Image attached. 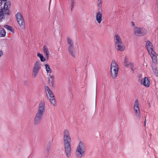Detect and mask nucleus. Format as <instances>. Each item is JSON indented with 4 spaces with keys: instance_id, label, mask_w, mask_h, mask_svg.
Instances as JSON below:
<instances>
[{
    "instance_id": "nucleus-4",
    "label": "nucleus",
    "mask_w": 158,
    "mask_h": 158,
    "mask_svg": "<svg viewBox=\"0 0 158 158\" xmlns=\"http://www.w3.org/2000/svg\"><path fill=\"white\" fill-rule=\"evenodd\" d=\"M110 75L113 79H114L117 77L119 70L118 65L114 60H113L110 64Z\"/></svg>"
},
{
    "instance_id": "nucleus-11",
    "label": "nucleus",
    "mask_w": 158,
    "mask_h": 158,
    "mask_svg": "<svg viewBox=\"0 0 158 158\" xmlns=\"http://www.w3.org/2000/svg\"><path fill=\"white\" fill-rule=\"evenodd\" d=\"M47 75L48 76V83L51 87H54V77L53 75L51 73L47 74Z\"/></svg>"
},
{
    "instance_id": "nucleus-5",
    "label": "nucleus",
    "mask_w": 158,
    "mask_h": 158,
    "mask_svg": "<svg viewBox=\"0 0 158 158\" xmlns=\"http://www.w3.org/2000/svg\"><path fill=\"white\" fill-rule=\"evenodd\" d=\"M44 89L46 95L48 98L49 99L51 103L53 106H56V102L54 98L53 94L48 86H45Z\"/></svg>"
},
{
    "instance_id": "nucleus-35",
    "label": "nucleus",
    "mask_w": 158,
    "mask_h": 158,
    "mask_svg": "<svg viewBox=\"0 0 158 158\" xmlns=\"http://www.w3.org/2000/svg\"><path fill=\"white\" fill-rule=\"evenodd\" d=\"M2 0H0V5H1L2 4Z\"/></svg>"
},
{
    "instance_id": "nucleus-31",
    "label": "nucleus",
    "mask_w": 158,
    "mask_h": 158,
    "mask_svg": "<svg viewBox=\"0 0 158 158\" xmlns=\"http://www.w3.org/2000/svg\"><path fill=\"white\" fill-rule=\"evenodd\" d=\"M153 71L155 73V75L156 76H158V71L156 69V68L153 69Z\"/></svg>"
},
{
    "instance_id": "nucleus-24",
    "label": "nucleus",
    "mask_w": 158,
    "mask_h": 158,
    "mask_svg": "<svg viewBox=\"0 0 158 158\" xmlns=\"http://www.w3.org/2000/svg\"><path fill=\"white\" fill-rule=\"evenodd\" d=\"M37 56L40 58V60L42 62H44L45 61L46 59L44 57L42 54L39 53H38L37 54Z\"/></svg>"
},
{
    "instance_id": "nucleus-21",
    "label": "nucleus",
    "mask_w": 158,
    "mask_h": 158,
    "mask_svg": "<svg viewBox=\"0 0 158 158\" xmlns=\"http://www.w3.org/2000/svg\"><path fill=\"white\" fill-rule=\"evenodd\" d=\"M103 0H97V6L98 7V10H102V3Z\"/></svg>"
},
{
    "instance_id": "nucleus-32",
    "label": "nucleus",
    "mask_w": 158,
    "mask_h": 158,
    "mask_svg": "<svg viewBox=\"0 0 158 158\" xmlns=\"http://www.w3.org/2000/svg\"><path fill=\"white\" fill-rule=\"evenodd\" d=\"M3 55V52L1 50H0V57H1Z\"/></svg>"
},
{
    "instance_id": "nucleus-10",
    "label": "nucleus",
    "mask_w": 158,
    "mask_h": 158,
    "mask_svg": "<svg viewBox=\"0 0 158 158\" xmlns=\"http://www.w3.org/2000/svg\"><path fill=\"white\" fill-rule=\"evenodd\" d=\"M103 10H98L95 14V19L98 24H100L102 21Z\"/></svg>"
},
{
    "instance_id": "nucleus-25",
    "label": "nucleus",
    "mask_w": 158,
    "mask_h": 158,
    "mask_svg": "<svg viewBox=\"0 0 158 158\" xmlns=\"http://www.w3.org/2000/svg\"><path fill=\"white\" fill-rule=\"evenodd\" d=\"M52 145V143L51 142H49L48 143V145L47 146V150L48 151V152L49 151L50 148L51 147Z\"/></svg>"
},
{
    "instance_id": "nucleus-34",
    "label": "nucleus",
    "mask_w": 158,
    "mask_h": 158,
    "mask_svg": "<svg viewBox=\"0 0 158 158\" xmlns=\"http://www.w3.org/2000/svg\"><path fill=\"white\" fill-rule=\"evenodd\" d=\"M146 119H145V121H144V125L145 126H146Z\"/></svg>"
},
{
    "instance_id": "nucleus-15",
    "label": "nucleus",
    "mask_w": 158,
    "mask_h": 158,
    "mask_svg": "<svg viewBox=\"0 0 158 158\" xmlns=\"http://www.w3.org/2000/svg\"><path fill=\"white\" fill-rule=\"evenodd\" d=\"M10 6V3L9 2H7L4 4V6L3 9H4L3 12L6 14H8L9 12V9Z\"/></svg>"
},
{
    "instance_id": "nucleus-12",
    "label": "nucleus",
    "mask_w": 158,
    "mask_h": 158,
    "mask_svg": "<svg viewBox=\"0 0 158 158\" xmlns=\"http://www.w3.org/2000/svg\"><path fill=\"white\" fill-rule=\"evenodd\" d=\"M68 51L70 54L73 57L75 58L77 54V52L75 50L74 46L68 47Z\"/></svg>"
},
{
    "instance_id": "nucleus-7",
    "label": "nucleus",
    "mask_w": 158,
    "mask_h": 158,
    "mask_svg": "<svg viewBox=\"0 0 158 158\" xmlns=\"http://www.w3.org/2000/svg\"><path fill=\"white\" fill-rule=\"evenodd\" d=\"M147 33V30L144 28L137 27L134 28V33L136 36H142L146 34Z\"/></svg>"
},
{
    "instance_id": "nucleus-18",
    "label": "nucleus",
    "mask_w": 158,
    "mask_h": 158,
    "mask_svg": "<svg viewBox=\"0 0 158 158\" xmlns=\"http://www.w3.org/2000/svg\"><path fill=\"white\" fill-rule=\"evenodd\" d=\"M150 54L152 60V61L153 63H156L157 61V58L156 56V54L155 53L154 51H153L150 53H149Z\"/></svg>"
},
{
    "instance_id": "nucleus-23",
    "label": "nucleus",
    "mask_w": 158,
    "mask_h": 158,
    "mask_svg": "<svg viewBox=\"0 0 158 158\" xmlns=\"http://www.w3.org/2000/svg\"><path fill=\"white\" fill-rule=\"evenodd\" d=\"M6 35L5 30L2 28L0 27V37H5Z\"/></svg>"
},
{
    "instance_id": "nucleus-3",
    "label": "nucleus",
    "mask_w": 158,
    "mask_h": 158,
    "mask_svg": "<svg viewBox=\"0 0 158 158\" xmlns=\"http://www.w3.org/2000/svg\"><path fill=\"white\" fill-rule=\"evenodd\" d=\"M86 147L84 142L80 141L77 144L75 150V155L77 158H81L85 155Z\"/></svg>"
},
{
    "instance_id": "nucleus-33",
    "label": "nucleus",
    "mask_w": 158,
    "mask_h": 158,
    "mask_svg": "<svg viewBox=\"0 0 158 158\" xmlns=\"http://www.w3.org/2000/svg\"><path fill=\"white\" fill-rule=\"evenodd\" d=\"M131 26L132 27H133L135 26V23L134 22H131Z\"/></svg>"
},
{
    "instance_id": "nucleus-9",
    "label": "nucleus",
    "mask_w": 158,
    "mask_h": 158,
    "mask_svg": "<svg viewBox=\"0 0 158 158\" xmlns=\"http://www.w3.org/2000/svg\"><path fill=\"white\" fill-rule=\"evenodd\" d=\"M16 17L17 21L20 27L22 28H24V23L23 17L20 12H18L16 15Z\"/></svg>"
},
{
    "instance_id": "nucleus-27",
    "label": "nucleus",
    "mask_w": 158,
    "mask_h": 158,
    "mask_svg": "<svg viewBox=\"0 0 158 158\" xmlns=\"http://www.w3.org/2000/svg\"><path fill=\"white\" fill-rule=\"evenodd\" d=\"M4 27L7 29L8 30H9L11 31H12V27L9 26H8V25H5L4 26Z\"/></svg>"
},
{
    "instance_id": "nucleus-8",
    "label": "nucleus",
    "mask_w": 158,
    "mask_h": 158,
    "mask_svg": "<svg viewBox=\"0 0 158 158\" xmlns=\"http://www.w3.org/2000/svg\"><path fill=\"white\" fill-rule=\"evenodd\" d=\"M134 110L137 118L139 120L141 118V114L139 109V103L138 100H135L134 106Z\"/></svg>"
},
{
    "instance_id": "nucleus-2",
    "label": "nucleus",
    "mask_w": 158,
    "mask_h": 158,
    "mask_svg": "<svg viewBox=\"0 0 158 158\" xmlns=\"http://www.w3.org/2000/svg\"><path fill=\"white\" fill-rule=\"evenodd\" d=\"M45 110V102L44 100H41L38 105L37 111L35 115L34 123L35 125L39 124L44 114Z\"/></svg>"
},
{
    "instance_id": "nucleus-6",
    "label": "nucleus",
    "mask_w": 158,
    "mask_h": 158,
    "mask_svg": "<svg viewBox=\"0 0 158 158\" xmlns=\"http://www.w3.org/2000/svg\"><path fill=\"white\" fill-rule=\"evenodd\" d=\"M41 68L40 62L39 60L37 61L35 64L32 69V76L33 78H35L36 77Z\"/></svg>"
},
{
    "instance_id": "nucleus-26",
    "label": "nucleus",
    "mask_w": 158,
    "mask_h": 158,
    "mask_svg": "<svg viewBox=\"0 0 158 158\" xmlns=\"http://www.w3.org/2000/svg\"><path fill=\"white\" fill-rule=\"evenodd\" d=\"M75 3V0H71L70 6H71V10H73V8L74 7V4Z\"/></svg>"
},
{
    "instance_id": "nucleus-28",
    "label": "nucleus",
    "mask_w": 158,
    "mask_h": 158,
    "mask_svg": "<svg viewBox=\"0 0 158 158\" xmlns=\"http://www.w3.org/2000/svg\"><path fill=\"white\" fill-rule=\"evenodd\" d=\"M124 64L125 66H128V65H129V63L127 61V59L126 58H125L124 59Z\"/></svg>"
},
{
    "instance_id": "nucleus-19",
    "label": "nucleus",
    "mask_w": 158,
    "mask_h": 158,
    "mask_svg": "<svg viewBox=\"0 0 158 158\" xmlns=\"http://www.w3.org/2000/svg\"><path fill=\"white\" fill-rule=\"evenodd\" d=\"M43 51L47 59L48 58L49 52L48 48L46 46L44 47L43 48Z\"/></svg>"
},
{
    "instance_id": "nucleus-14",
    "label": "nucleus",
    "mask_w": 158,
    "mask_h": 158,
    "mask_svg": "<svg viewBox=\"0 0 158 158\" xmlns=\"http://www.w3.org/2000/svg\"><path fill=\"white\" fill-rule=\"evenodd\" d=\"M114 45L118 44H121L123 43L122 39L119 35L116 34L114 37Z\"/></svg>"
},
{
    "instance_id": "nucleus-20",
    "label": "nucleus",
    "mask_w": 158,
    "mask_h": 158,
    "mask_svg": "<svg viewBox=\"0 0 158 158\" xmlns=\"http://www.w3.org/2000/svg\"><path fill=\"white\" fill-rule=\"evenodd\" d=\"M46 71L47 73V74H50L52 73V70L50 68L49 65L48 64H45L44 65Z\"/></svg>"
},
{
    "instance_id": "nucleus-29",
    "label": "nucleus",
    "mask_w": 158,
    "mask_h": 158,
    "mask_svg": "<svg viewBox=\"0 0 158 158\" xmlns=\"http://www.w3.org/2000/svg\"><path fill=\"white\" fill-rule=\"evenodd\" d=\"M128 66H130V68L133 71L135 69V68L133 67V64L131 63H129V65H128Z\"/></svg>"
},
{
    "instance_id": "nucleus-30",
    "label": "nucleus",
    "mask_w": 158,
    "mask_h": 158,
    "mask_svg": "<svg viewBox=\"0 0 158 158\" xmlns=\"http://www.w3.org/2000/svg\"><path fill=\"white\" fill-rule=\"evenodd\" d=\"M4 9L2 8H0V16L2 17V16H3V15L6 14L4 13L3 12Z\"/></svg>"
},
{
    "instance_id": "nucleus-17",
    "label": "nucleus",
    "mask_w": 158,
    "mask_h": 158,
    "mask_svg": "<svg viewBox=\"0 0 158 158\" xmlns=\"http://www.w3.org/2000/svg\"><path fill=\"white\" fill-rule=\"evenodd\" d=\"M146 48L149 52L150 53L154 51L153 48V45L152 43L149 41H148L146 42Z\"/></svg>"
},
{
    "instance_id": "nucleus-13",
    "label": "nucleus",
    "mask_w": 158,
    "mask_h": 158,
    "mask_svg": "<svg viewBox=\"0 0 158 158\" xmlns=\"http://www.w3.org/2000/svg\"><path fill=\"white\" fill-rule=\"evenodd\" d=\"M141 84L147 87H149L150 82L149 79L147 77H145L141 80L140 82Z\"/></svg>"
},
{
    "instance_id": "nucleus-22",
    "label": "nucleus",
    "mask_w": 158,
    "mask_h": 158,
    "mask_svg": "<svg viewBox=\"0 0 158 158\" xmlns=\"http://www.w3.org/2000/svg\"><path fill=\"white\" fill-rule=\"evenodd\" d=\"M67 43L69 45L68 47H72L74 46L73 42V40L70 38L68 37L67 38Z\"/></svg>"
},
{
    "instance_id": "nucleus-1",
    "label": "nucleus",
    "mask_w": 158,
    "mask_h": 158,
    "mask_svg": "<svg viewBox=\"0 0 158 158\" xmlns=\"http://www.w3.org/2000/svg\"><path fill=\"white\" fill-rule=\"evenodd\" d=\"M63 137L65 153L66 157L69 158L71 156L72 140L69 130L65 129L64 130Z\"/></svg>"
},
{
    "instance_id": "nucleus-16",
    "label": "nucleus",
    "mask_w": 158,
    "mask_h": 158,
    "mask_svg": "<svg viewBox=\"0 0 158 158\" xmlns=\"http://www.w3.org/2000/svg\"><path fill=\"white\" fill-rule=\"evenodd\" d=\"M114 47L117 51H123L125 49V47L123 43L114 45Z\"/></svg>"
}]
</instances>
